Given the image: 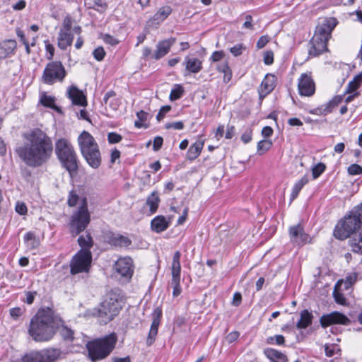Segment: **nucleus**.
<instances>
[{"label": "nucleus", "mask_w": 362, "mask_h": 362, "mask_svg": "<svg viewBox=\"0 0 362 362\" xmlns=\"http://www.w3.org/2000/svg\"><path fill=\"white\" fill-rule=\"evenodd\" d=\"M163 139L161 136H156L153 140V148L155 151H158L163 145Z\"/></svg>", "instance_id": "0e129e2a"}, {"label": "nucleus", "mask_w": 362, "mask_h": 362, "mask_svg": "<svg viewBox=\"0 0 362 362\" xmlns=\"http://www.w3.org/2000/svg\"><path fill=\"white\" fill-rule=\"evenodd\" d=\"M240 336L238 332L233 331L230 332L226 337V340L228 343L230 344L235 341Z\"/></svg>", "instance_id": "052dcab7"}, {"label": "nucleus", "mask_w": 362, "mask_h": 362, "mask_svg": "<svg viewBox=\"0 0 362 362\" xmlns=\"http://www.w3.org/2000/svg\"><path fill=\"white\" fill-rule=\"evenodd\" d=\"M58 328V322L51 309L40 310L31 319L28 328L30 336L35 341L50 340Z\"/></svg>", "instance_id": "f03ea898"}, {"label": "nucleus", "mask_w": 362, "mask_h": 362, "mask_svg": "<svg viewBox=\"0 0 362 362\" xmlns=\"http://www.w3.org/2000/svg\"><path fill=\"white\" fill-rule=\"evenodd\" d=\"M341 286H337V284L334 286V291H333V296L334 298V300L337 304L341 305H346L347 302L346 299L344 297V294L339 292V289L341 288Z\"/></svg>", "instance_id": "ea45409f"}, {"label": "nucleus", "mask_w": 362, "mask_h": 362, "mask_svg": "<svg viewBox=\"0 0 362 362\" xmlns=\"http://www.w3.org/2000/svg\"><path fill=\"white\" fill-rule=\"evenodd\" d=\"M338 22L335 18H326L316 26L313 37L310 40L308 54L317 57L327 51V42Z\"/></svg>", "instance_id": "7ed1b4c3"}, {"label": "nucleus", "mask_w": 362, "mask_h": 362, "mask_svg": "<svg viewBox=\"0 0 362 362\" xmlns=\"http://www.w3.org/2000/svg\"><path fill=\"white\" fill-rule=\"evenodd\" d=\"M61 351L57 349H48L41 351H33L22 357V362H54Z\"/></svg>", "instance_id": "f8f14e48"}, {"label": "nucleus", "mask_w": 362, "mask_h": 362, "mask_svg": "<svg viewBox=\"0 0 362 362\" xmlns=\"http://www.w3.org/2000/svg\"><path fill=\"white\" fill-rule=\"evenodd\" d=\"M265 356L272 362H287L286 356L276 349L267 348L264 351Z\"/></svg>", "instance_id": "bb28decb"}, {"label": "nucleus", "mask_w": 362, "mask_h": 362, "mask_svg": "<svg viewBox=\"0 0 362 362\" xmlns=\"http://www.w3.org/2000/svg\"><path fill=\"white\" fill-rule=\"evenodd\" d=\"M170 109L171 107L170 105L163 106L156 116L157 120L160 121L165 117V115L170 110Z\"/></svg>", "instance_id": "bf43d9fd"}, {"label": "nucleus", "mask_w": 362, "mask_h": 362, "mask_svg": "<svg viewBox=\"0 0 362 362\" xmlns=\"http://www.w3.org/2000/svg\"><path fill=\"white\" fill-rule=\"evenodd\" d=\"M300 95L312 96L315 91V84L310 74L303 73L300 75L298 83Z\"/></svg>", "instance_id": "dca6fc26"}, {"label": "nucleus", "mask_w": 362, "mask_h": 362, "mask_svg": "<svg viewBox=\"0 0 362 362\" xmlns=\"http://www.w3.org/2000/svg\"><path fill=\"white\" fill-rule=\"evenodd\" d=\"M36 294H37V292H35V291L25 292L26 298L25 300V302L29 305L32 304L33 303V300H34V298H35V296H36Z\"/></svg>", "instance_id": "774afa93"}, {"label": "nucleus", "mask_w": 362, "mask_h": 362, "mask_svg": "<svg viewBox=\"0 0 362 362\" xmlns=\"http://www.w3.org/2000/svg\"><path fill=\"white\" fill-rule=\"evenodd\" d=\"M165 127L167 129H174L177 130H181L184 128V124L181 121L175 122H169L165 124Z\"/></svg>", "instance_id": "864d4df0"}, {"label": "nucleus", "mask_w": 362, "mask_h": 362, "mask_svg": "<svg viewBox=\"0 0 362 362\" xmlns=\"http://www.w3.org/2000/svg\"><path fill=\"white\" fill-rule=\"evenodd\" d=\"M66 76V71L62 63L54 61L46 65L41 80L45 84L52 85L56 82H62Z\"/></svg>", "instance_id": "9d476101"}, {"label": "nucleus", "mask_w": 362, "mask_h": 362, "mask_svg": "<svg viewBox=\"0 0 362 362\" xmlns=\"http://www.w3.org/2000/svg\"><path fill=\"white\" fill-rule=\"evenodd\" d=\"M309 182L308 175L302 177L296 184L294 185L291 194V202L293 201L298 195L302 188Z\"/></svg>", "instance_id": "72a5a7b5"}, {"label": "nucleus", "mask_w": 362, "mask_h": 362, "mask_svg": "<svg viewBox=\"0 0 362 362\" xmlns=\"http://www.w3.org/2000/svg\"><path fill=\"white\" fill-rule=\"evenodd\" d=\"M362 221L355 209L351 210L344 219H342L336 226L334 230V236L341 240H344L349 237L351 239L355 235L358 234L362 229Z\"/></svg>", "instance_id": "6e6552de"}, {"label": "nucleus", "mask_w": 362, "mask_h": 362, "mask_svg": "<svg viewBox=\"0 0 362 362\" xmlns=\"http://www.w3.org/2000/svg\"><path fill=\"white\" fill-rule=\"evenodd\" d=\"M107 242L116 247H127L132 244V240L128 237L115 233L107 235Z\"/></svg>", "instance_id": "5701e85b"}, {"label": "nucleus", "mask_w": 362, "mask_h": 362, "mask_svg": "<svg viewBox=\"0 0 362 362\" xmlns=\"http://www.w3.org/2000/svg\"><path fill=\"white\" fill-rule=\"evenodd\" d=\"M151 227L152 230L161 233L169 227V222L166 221L165 216H157L151 221Z\"/></svg>", "instance_id": "393cba45"}, {"label": "nucleus", "mask_w": 362, "mask_h": 362, "mask_svg": "<svg viewBox=\"0 0 362 362\" xmlns=\"http://www.w3.org/2000/svg\"><path fill=\"white\" fill-rule=\"evenodd\" d=\"M358 277V274L353 272L346 277L345 280H339L337 281V286L344 287L345 290H348L356 283Z\"/></svg>", "instance_id": "f704fd0d"}, {"label": "nucleus", "mask_w": 362, "mask_h": 362, "mask_svg": "<svg viewBox=\"0 0 362 362\" xmlns=\"http://www.w3.org/2000/svg\"><path fill=\"white\" fill-rule=\"evenodd\" d=\"M160 199L158 197V192H153L146 199V204L149 207L151 214L156 212Z\"/></svg>", "instance_id": "7c9ffc66"}, {"label": "nucleus", "mask_w": 362, "mask_h": 362, "mask_svg": "<svg viewBox=\"0 0 362 362\" xmlns=\"http://www.w3.org/2000/svg\"><path fill=\"white\" fill-rule=\"evenodd\" d=\"M274 62V53L272 51H266L264 54V62L267 65H270Z\"/></svg>", "instance_id": "4d7b16f0"}, {"label": "nucleus", "mask_w": 362, "mask_h": 362, "mask_svg": "<svg viewBox=\"0 0 362 362\" xmlns=\"http://www.w3.org/2000/svg\"><path fill=\"white\" fill-rule=\"evenodd\" d=\"M181 253L179 251L174 252L171 264V285L173 288V296L177 297L182 292L180 286L181 276V265H180Z\"/></svg>", "instance_id": "ddd939ff"}, {"label": "nucleus", "mask_w": 362, "mask_h": 362, "mask_svg": "<svg viewBox=\"0 0 362 362\" xmlns=\"http://www.w3.org/2000/svg\"><path fill=\"white\" fill-rule=\"evenodd\" d=\"M23 144L15 150L18 156L28 166L38 168L47 163L53 153L50 136L39 128L23 134Z\"/></svg>", "instance_id": "f257e3e1"}, {"label": "nucleus", "mask_w": 362, "mask_h": 362, "mask_svg": "<svg viewBox=\"0 0 362 362\" xmlns=\"http://www.w3.org/2000/svg\"><path fill=\"white\" fill-rule=\"evenodd\" d=\"M320 322L322 327H327L332 325H349L351 320L345 315L334 311L323 315L320 319Z\"/></svg>", "instance_id": "4468645a"}, {"label": "nucleus", "mask_w": 362, "mask_h": 362, "mask_svg": "<svg viewBox=\"0 0 362 362\" xmlns=\"http://www.w3.org/2000/svg\"><path fill=\"white\" fill-rule=\"evenodd\" d=\"M276 86V76L271 74H267L259 88V94L260 98H264L269 94Z\"/></svg>", "instance_id": "4be33fe9"}, {"label": "nucleus", "mask_w": 362, "mask_h": 362, "mask_svg": "<svg viewBox=\"0 0 362 362\" xmlns=\"http://www.w3.org/2000/svg\"><path fill=\"white\" fill-rule=\"evenodd\" d=\"M272 141L268 139H263L257 144V152L259 155L264 153L272 146Z\"/></svg>", "instance_id": "a19ab883"}, {"label": "nucleus", "mask_w": 362, "mask_h": 362, "mask_svg": "<svg viewBox=\"0 0 362 362\" xmlns=\"http://www.w3.org/2000/svg\"><path fill=\"white\" fill-rule=\"evenodd\" d=\"M342 100V95L334 96L331 100L321 107L320 110H322V113L324 115L330 113Z\"/></svg>", "instance_id": "473e14b6"}, {"label": "nucleus", "mask_w": 362, "mask_h": 362, "mask_svg": "<svg viewBox=\"0 0 362 362\" xmlns=\"http://www.w3.org/2000/svg\"><path fill=\"white\" fill-rule=\"evenodd\" d=\"M78 198L79 197H78V194L74 191L70 192L69 197H68V200H67V203H68L69 206H76V204H77V202L78 201Z\"/></svg>", "instance_id": "603ef678"}, {"label": "nucleus", "mask_w": 362, "mask_h": 362, "mask_svg": "<svg viewBox=\"0 0 362 362\" xmlns=\"http://www.w3.org/2000/svg\"><path fill=\"white\" fill-rule=\"evenodd\" d=\"M27 206L23 202H18L16 205V211L20 215H25L27 213Z\"/></svg>", "instance_id": "13d9d810"}, {"label": "nucleus", "mask_w": 362, "mask_h": 362, "mask_svg": "<svg viewBox=\"0 0 362 362\" xmlns=\"http://www.w3.org/2000/svg\"><path fill=\"white\" fill-rule=\"evenodd\" d=\"M117 341L115 332L94 339L86 344L88 356L92 362L106 358L114 350Z\"/></svg>", "instance_id": "20e7f679"}, {"label": "nucleus", "mask_w": 362, "mask_h": 362, "mask_svg": "<svg viewBox=\"0 0 362 362\" xmlns=\"http://www.w3.org/2000/svg\"><path fill=\"white\" fill-rule=\"evenodd\" d=\"M244 49L245 47L242 44H238L231 47L230 51L235 57H238L242 54Z\"/></svg>", "instance_id": "6e6d98bb"}, {"label": "nucleus", "mask_w": 362, "mask_h": 362, "mask_svg": "<svg viewBox=\"0 0 362 362\" xmlns=\"http://www.w3.org/2000/svg\"><path fill=\"white\" fill-rule=\"evenodd\" d=\"M325 355L327 357H332V356H333L335 354V353H337V351H339V349H337L333 345H331V346L325 345Z\"/></svg>", "instance_id": "5fc2aeb1"}, {"label": "nucleus", "mask_w": 362, "mask_h": 362, "mask_svg": "<svg viewBox=\"0 0 362 362\" xmlns=\"http://www.w3.org/2000/svg\"><path fill=\"white\" fill-rule=\"evenodd\" d=\"M92 260L90 250H80L71 259L70 262V272L75 275L89 270Z\"/></svg>", "instance_id": "9b49d317"}, {"label": "nucleus", "mask_w": 362, "mask_h": 362, "mask_svg": "<svg viewBox=\"0 0 362 362\" xmlns=\"http://www.w3.org/2000/svg\"><path fill=\"white\" fill-rule=\"evenodd\" d=\"M40 103L47 107L55 109L56 106L54 105L55 99L54 97L50 95H47L45 93H42L40 99Z\"/></svg>", "instance_id": "58836bf2"}, {"label": "nucleus", "mask_w": 362, "mask_h": 362, "mask_svg": "<svg viewBox=\"0 0 362 362\" xmlns=\"http://www.w3.org/2000/svg\"><path fill=\"white\" fill-rule=\"evenodd\" d=\"M224 56V54L222 51H215L213 52L212 55L211 56L210 59L212 62H218L220 61Z\"/></svg>", "instance_id": "338daca9"}, {"label": "nucleus", "mask_w": 362, "mask_h": 362, "mask_svg": "<svg viewBox=\"0 0 362 362\" xmlns=\"http://www.w3.org/2000/svg\"><path fill=\"white\" fill-rule=\"evenodd\" d=\"M24 241L27 247L30 249L36 248L39 245V241L36 239L35 235L32 232H28L24 235Z\"/></svg>", "instance_id": "4c0bfd02"}, {"label": "nucleus", "mask_w": 362, "mask_h": 362, "mask_svg": "<svg viewBox=\"0 0 362 362\" xmlns=\"http://www.w3.org/2000/svg\"><path fill=\"white\" fill-rule=\"evenodd\" d=\"M161 317L162 309L160 307L156 308L152 313V323L146 339L148 346H151L156 339Z\"/></svg>", "instance_id": "a211bd4d"}, {"label": "nucleus", "mask_w": 362, "mask_h": 362, "mask_svg": "<svg viewBox=\"0 0 362 362\" xmlns=\"http://www.w3.org/2000/svg\"><path fill=\"white\" fill-rule=\"evenodd\" d=\"M123 299L119 289H112L105 296L97 310V317L100 322L107 324L117 315L122 308Z\"/></svg>", "instance_id": "39448f33"}, {"label": "nucleus", "mask_w": 362, "mask_h": 362, "mask_svg": "<svg viewBox=\"0 0 362 362\" xmlns=\"http://www.w3.org/2000/svg\"><path fill=\"white\" fill-rule=\"evenodd\" d=\"M172 8L169 6H164L158 9V11L154 14L151 21L159 24L165 20L168 16L171 13Z\"/></svg>", "instance_id": "2f4dec72"}, {"label": "nucleus", "mask_w": 362, "mask_h": 362, "mask_svg": "<svg viewBox=\"0 0 362 362\" xmlns=\"http://www.w3.org/2000/svg\"><path fill=\"white\" fill-rule=\"evenodd\" d=\"M269 37L267 35H263L259 38L257 42V47L258 49L263 48L269 42Z\"/></svg>", "instance_id": "e2e57ef3"}, {"label": "nucleus", "mask_w": 362, "mask_h": 362, "mask_svg": "<svg viewBox=\"0 0 362 362\" xmlns=\"http://www.w3.org/2000/svg\"><path fill=\"white\" fill-rule=\"evenodd\" d=\"M326 165L322 163H318L312 168V175L313 179H317L324 173Z\"/></svg>", "instance_id": "c03bdc74"}, {"label": "nucleus", "mask_w": 362, "mask_h": 362, "mask_svg": "<svg viewBox=\"0 0 362 362\" xmlns=\"http://www.w3.org/2000/svg\"><path fill=\"white\" fill-rule=\"evenodd\" d=\"M122 139V136L116 132H110L107 134V140L110 144H117Z\"/></svg>", "instance_id": "de8ad7c7"}, {"label": "nucleus", "mask_w": 362, "mask_h": 362, "mask_svg": "<svg viewBox=\"0 0 362 362\" xmlns=\"http://www.w3.org/2000/svg\"><path fill=\"white\" fill-rule=\"evenodd\" d=\"M349 245L353 252L362 254V229L358 234L355 235L351 239L349 240Z\"/></svg>", "instance_id": "c756f323"}, {"label": "nucleus", "mask_w": 362, "mask_h": 362, "mask_svg": "<svg viewBox=\"0 0 362 362\" xmlns=\"http://www.w3.org/2000/svg\"><path fill=\"white\" fill-rule=\"evenodd\" d=\"M252 131L250 129H247L241 136V140L247 144L252 140Z\"/></svg>", "instance_id": "680f3d73"}, {"label": "nucleus", "mask_w": 362, "mask_h": 362, "mask_svg": "<svg viewBox=\"0 0 362 362\" xmlns=\"http://www.w3.org/2000/svg\"><path fill=\"white\" fill-rule=\"evenodd\" d=\"M59 333L64 340L72 341L74 339V331L66 326L59 327Z\"/></svg>", "instance_id": "79ce46f5"}, {"label": "nucleus", "mask_w": 362, "mask_h": 362, "mask_svg": "<svg viewBox=\"0 0 362 362\" xmlns=\"http://www.w3.org/2000/svg\"><path fill=\"white\" fill-rule=\"evenodd\" d=\"M183 93V88L180 85H176L175 87L173 89H172L170 92V100L174 101L180 98Z\"/></svg>", "instance_id": "37998d69"}, {"label": "nucleus", "mask_w": 362, "mask_h": 362, "mask_svg": "<svg viewBox=\"0 0 362 362\" xmlns=\"http://www.w3.org/2000/svg\"><path fill=\"white\" fill-rule=\"evenodd\" d=\"M73 42V35L69 31L60 30L58 35V46L61 49H66L71 46Z\"/></svg>", "instance_id": "a878e982"}, {"label": "nucleus", "mask_w": 362, "mask_h": 362, "mask_svg": "<svg viewBox=\"0 0 362 362\" xmlns=\"http://www.w3.org/2000/svg\"><path fill=\"white\" fill-rule=\"evenodd\" d=\"M103 40L105 42L111 45H116L119 43V41L116 38L110 35H105L103 37Z\"/></svg>", "instance_id": "69168bd1"}, {"label": "nucleus", "mask_w": 362, "mask_h": 362, "mask_svg": "<svg viewBox=\"0 0 362 362\" xmlns=\"http://www.w3.org/2000/svg\"><path fill=\"white\" fill-rule=\"evenodd\" d=\"M183 65L185 66L184 76H187L191 74H197L203 68L202 61L196 57L187 56L185 57Z\"/></svg>", "instance_id": "aec40b11"}, {"label": "nucleus", "mask_w": 362, "mask_h": 362, "mask_svg": "<svg viewBox=\"0 0 362 362\" xmlns=\"http://www.w3.org/2000/svg\"><path fill=\"white\" fill-rule=\"evenodd\" d=\"M204 141L199 140L190 146L187 152V158L188 160H193L196 159L202 152L204 146Z\"/></svg>", "instance_id": "c85d7f7f"}, {"label": "nucleus", "mask_w": 362, "mask_h": 362, "mask_svg": "<svg viewBox=\"0 0 362 362\" xmlns=\"http://www.w3.org/2000/svg\"><path fill=\"white\" fill-rule=\"evenodd\" d=\"M348 173L351 175H357L362 173V167L358 164H351L348 168Z\"/></svg>", "instance_id": "8fccbe9b"}, {"label": "nucleus", "mask_w": 362, "mask_h": 362, "mask_svg": "<svg viewBox=\"0 0 362 362\" xmlns=\"http://www.w3.org/2000/svg\"><path fill=\"white\" fill-rule=\"evenodd\" d=\"M81 153L89 166L98 168L102 162L99 146L94 137L87 131H83L78 137Z\"/></svg>", "instance_id": "0eeeda50"}, {"label": "nucleus", "mask_w": 362, "mask_h": 362, "mask_svg": "<svg viewBox=\"0 0 362 362\" xmlns=\"http://www.w3.org/2000/svg\"><path fill=\"white\" fill-rule=\"evenodd\" d=\"M78 245L81 247V250H90L93 246V239L90 233L81 235L78 239Z\"/></svg>", "instance_id": "c9c22d12"}, {"label": "nucleus", "mask_w": 362, "mask_h": 362, "mask_svg": "<svg viewBox=\"0 0 362 362\" xmlns=\"http://www.w3.org/2000/svg\"><path fill=\"white\" fill-rule=\"evenodd\" d=\"M93 54L94 58L97 61L100 62L104 59V57L105 56V52L103 47H98L93 50Z\"/></svg>", "instance_id": "49530a36"}, {"label": "nucleus", "mask_w": 362, "mask_h": 362, "mask_svg": "<svg viewBox=\"0 0 362 362\" xmlns=\"http://www.w3.org/2000/svg\"><path fill=\"white\" fill-rule=\"evenodd\" d=\"M313 315L312 313L305 309L300 312V319L296 324L298 329H305L312 324Z\"/></svg>", "instance_id": "cd10ccee"}, {"label": "nucleus", "mask_w": 362, "mask_h": 362, "mask_svg": "<svg viewBox=\"0 0 362 362\" xmlns=\"http://www.w3.org/2000/svg\"><path fill=\"white\" fill-rule=\"evenodd\" d=\"M55 153L62 166L69 172L70 176L75 175L78 170L79 160L71 142L65 138L57 140Z\"/></svg>", "instance_id": "423d86ee"}, {"label": "nucleus", "mask_w": 362, "mask_h": 362, "mask_svg": "<svg viewBox=\"0 0 362 362\" xmlns=\"http://www.w3.org/2000/svg\"><path fill=\"white\" fill-rule=\"evenodd\" d=\"M175 41L176 39L175 37H170L160 41L156 46V50L153 55V58L156 60H158L165 56L169 52L171 47L174 45Z\"/></svg>", "instance_id": "412c9836"}, {"label": "nucleus", "mask_w": 362, "mask_h": 362, "mask_svg": "<svg viewBox=\"0 0 362 362\" xmlns=\"http://www.w3.org/2000/svg\"><path fill=\"white\" fill-rule=\"evenodd\" d=\"M107 6V4L103 0H94L92 7L98 11L103 12L106 9Z\"/></svg>", "instance_id": "3c124183"}, {"label": "nucleus", "mask_w": 362, "mask_h": 362, "mask_svg": "<svg viewBox=\"0 0 362 362\" xmlns=\"http://www.w3.org/2000/svg\"><path fill=\"white\" fill-rule=\"evenodd\" d=\"M90 221V215L88 209V202L86 197H83L81 205L78 209L75 211L71 220V228L73 235H77L83 231Z\"/></svg>", "instance_id": "1a4fd4ad"}, {"label": "nucleus", "mask_w": 362, "mask_h": 362, "mask_svg": "<svg viewBox=\"0 0 362 362\" xmlns=\"http://www.w3.org/2000/svg\"><path fill=\"white\" fill-rule=\"evenodd\" d=\"M289 237L291 241L298 245H303L310 242L309 235L304 231L303 226L300 223L289 228Z\"/></svg>", "instance_id": "f3484780"}, {"label": "nucleus", "mask_w": 362, "mask_h": 362, "mask_svg": "<svg viewBox=\"0 0 362 362\" xmlns=\"http://www.w3.org/2000/svg\"><path fill=\"white\" fill-rule=\"evenodd\" d=\"M274 341L278 345H282L285 342L284 337L281 334L275 335L274 337H270L267 339L268 344H273Z\"/></svg>", "instance_id": "09e8293b"}, {"label": "nucleus", "mask_w": 362, "mask_h": 362, "mask_svg": "<svg viewBox=\"0 0 362 362\" xmlns=\"http://www.w3.org/2000/svg\"><path fill=\"white\" fill-rule=\"evenodd\" d=\"M362 82V73L356 76L352 81H351L346 87V93H352L355 92L359 87Z\"/></svg>", "instance_id": "e433bc0d"}, {"label": "nucleus", "mask_w": 362, "mask_h": 362, "mask_svg": "<svg viewBox=\"0 0 362 362\" xmlns=\"http://www.w3.org/2000/svg\"><path fill=\"white\" fill-rule=\"evenodd\" d=\"M67 97L71 100L74 105L86 107L87 105V100L84 93L79 90L76 86H71L68 88Z\"/></svg>", "instance_id": "6ab92c4d"}, {"label": "nucleus", "mask_w": 362, "mask_h": 362, "mask_svg": "<svg viewBox=\"0 0 362 362\" xmlns=\"http://www.w3.org/2000/svg\"><path fill=\"white\" fill-rule=\"evenodd\" d=\"M114 268L122 277L129 280L134 273L133 260L129 257H120L115 262Z\"/></svg>", "instance_id": "2eb2a0df"}, {"label": "nucleus", "mask_w": 362, "mask_h": 362, "mask_svg": "<svg viewBox=\"0 0 362 362\" xmlns=\"http://www.w3.org/2000/svg\"><path fill=\"white\" fill-rule=\"evenodd\" d=\"M23 313L24 309L20 307L12 308L9 310L10 316L13 320H18Z\"/></svg>", "instance_id": "a18cd8bd"}, {"label": "nucleus", "mask_w": 362, "mask_h": 362, "mask_svg": "<svg viewBox=\"0 0 362 362\" xmlns=\"http://www.w3.org/2000/svg\"><path fill=\"white\" fill-rule=\"evenodd\" d=\"M17 43L13 40H8L0 44V57L6 58L13 54L16 49Z\"/></svg>", "instance_id": "b1692460"}]
</instances>
